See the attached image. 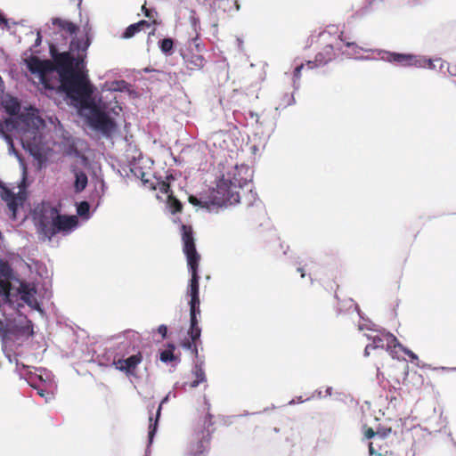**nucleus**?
Instances as JSON below:
<instances>
[{"mask_svg": "<svg viewBox=\"0 0 456 456\" xmlns=\"http://www.w3.org/2000/svg\"><path fill=\"white\" fill-rule=\"evenodd\" d=\"M62 81L65 98L85 117L88 126L103 138L111 139L118 131V123L110 114L97 109V102L93 96L96 88L89 80L88 71L84 72L80 81L62 71Z\"/></svg>", "mask_w": 456, "mask_h": 456, "instance_id": "f257e3e1", "label": "nucleus"}, {"mask_svg": "<svg viewBox=\"0 0 456 456\" xmlns=\"http://www.w3.org/2000/svg\"><path fill=\"white\" fill-rule=\"evenodd\" d=\"M242 170L248 171V168L241 167L240 169L238 166L232 172H227L226 175L223 174L216 179V185L209 189V193L207 197H197L195 195L189 196V202L196 207L203 208H209L210 205L219 207L233 206L240 201V194L239 190H248V201L247 206H253L254 202L257 200V194L253 191L252 180L248 177H241L240 172Z\"/></svg>", "mask_w": 456, "mask_h": 456, "instance_id": "f03ea898", "label": "nucleus"}, {"mask_svg": "<svg viewBox=\"0 0 456 456\" xmlns=\"http://www.w3.org/2000/svg\"><path fill=\"white\" fill-rule=\"evenodd\" d=\"M49 53L52 62L42 61L37 57L31 55L26 60V65L31 74L37 75L42 85L50 90L53 89L47 82V77L56 73L58 76V91L66 96L63 87L62 71L69 73L78 81L82 79L84 72L88 71L86 67V54L72 56L70 53L60 52L57 45L49 44Z\"/></svg>", "mask_w": 456, "mask_h": 456, "instance_id": "7ed1b4c3", "label": "nucleus"}, {"mask_svg": "<svg viewBox=\"0 0 456 456\" xmlns=\"http://www.w3.org/2000/svg\"><path fill=\"white\" fill-rule=\"evenodd\" d=\"M31 217L37 234L43 241H51L59 233L69 235L79 227L77 216L62 215L56 207L45 202L33 209Z\"/></svg>", "mask_w": 456, "mask_h": 456, "instance_id": "20e7f679", "label": "nucleus"}, {"mask_svg": "<svg viewBox=\"0 0 456 456\" xmlns=\"http://www.w3.org/2000/svg\"><path fill=\"white\" fill-rule=\"evenodd\" d=\"M181 235L183 240V251L186 256L188 270L191 278L188 282L186 295L190 300L200 301V280L199 263L200 254L197 252L193 231L191 226L182 224Z\"/></svg>", "mask_w": 456, "mask_h": 456, "instance_id": "39448f33", "label": "nucleus"}, {"mask_svg": "<svg viewBox=\"0 0 456 456\" xmlns=\"http://www.w3.org/2000/svg\"><path fill=\"white\" fill-rule=\"evenodd\" d=\"M45 126V120L39 115V110L33 106L26 107L17 117L5 118V127L9 133L15 131L22 134H35Z\"/></svg>", "mask_w": 456, "mask_h": 456, "instance_id": "423d86ee", "label": "nucleus"}, {"mask_svg": "<svg viewBox=\"0 0 456 456\" xmlns=\"http://www.w3.org/2000/svg\"><path fill=\"white\" fill-rule=\"evenodd\" d=\"M16 314V317L5 318V325L0 330V338L3 341L11 336H34L33 322L20 311Z\"/></svg>", "mask_w": 456, "mask_h": 456, "instance_id": "0eeeda50", "label": "nucleus"}, {"mask_svg": "<svg viewBox=\"0 0 456 456\" xmlns=\"http://www.w3.org/2000/svg\"><path fill=\"white\" fill-rule=\"evenodd\" d=\"M378 54L380 60L390 63H396L404 68L421 66L423 64L421 55L418 54L396 53L386 50H379Z\"/></svg>", "mask_w": 456, "mask_h": 456, "instance_id": "6e6552de", "label": "nucleus"}, {"mask_svg": "<svg viewBox=\"0 0 456 456\" xmlns=\"http://www.w3.org/2000/svg\"><path fill=\"white\" fill-rule=\"evenodd\" d=\"M1 198L7 203V207L11 211L10 218L12 220L17 219V213L20 207H22L25 200V196L15 194L8 188H4L1 193Z\"/></svg>", "mask_w": 456, "mask_h": 456, "instance_id": "1a4fd4ad", "label": "nucleus"}, {"mask_svg": "<svg viewBox=\"0 0 456 456\" xmlns=\"http://www.w3.org/2000/svg\"><path fill=\"white\" fill-rule=\"evenodd\" d=\"M19 294L20 300L23 302L22 304H26L38 313L44 314V308L41 302L35 297L37 289L34 286L21 285Z\"/></svg>", "mask_w": 456, "mask_h": 456, "instance_id": "9d476101", "label": "nucleus"}, {"mask_svg": "<svg viewBox=\"0 0 456 456\" xmlns=\"http://www.w3.org/2000/svg\"><path fill=\"white\" fill-rule=\"evenodd\" d=\"M142 355L140 352L137 354H132L127 358H121L118 361H115L113 364L115 368L127 376L134 375V371L135 368L142 362Z\"/></svg>", "mask_w": 456, "mask_h": 456, "instance_id": "9b49d317", "label": "nucleus"}, {"mask_svg": "<svg viewBox=\"0 0 456 456\" xmlns=\"http://www.w3.org/2000/svg\"><path fill=\"white\" fill-rule=\"evenodd\" d=\"M335 46L332 45H327L322 52L315 55L314 61H308L306 65L308 69H312L320 66H324L331 61L334 58Z\"/></svg>", "mask_w": 456, "mask_h": 456, "instance_id": "f8f14e48", "label": "nucleus"}, {"mask_svg": "<svg viewBox=\"0 0 456 456\" xmlns=\"http://www.w3.org/2000/svg\"><path fill=\"white\" fill-rule=\"evenodd\" d=\"M210 440V433L205 435L202 433L201 436L196 438V442L190 444L187 449V456H204V452L208 450V444Z\"/></svg>", "mask_w": 456, "mask_h": 456, "instance_id": "ddd939ff", "label": "nucleus"}, {"mask_svg": "<svg viewBox=\"0 0 456 456\" xmlns=\"http://www.w3.org/2000/svg\"><path fill=\"white\" fill-rule=\"evenodd\" d=\"M171 392H168L167 395H166L160 401V403L157 409L155 418L153 419L152 416H150V426H149V432H148V444L151 445L153 443L154 436L158 431V426H159V420L161 415V410L162 406L165 403H167L169 402Z\"/></svg>", "mask_w": 456, "mask_h": 456, "instance_id": "4468645a", "label": "nucleus"}, {"mask_svg": "<svg viewBox=\"0 0 456 456\" xmlns=\"http://www.w3.org/2000/svg\"><path fill=\"white\" fill-rule=\"evenodd\" d=\"M2 105L8 117H17L21 112V103L14 96L7 95L3 101Z\"/></svg>", "mask_w": 456, "mask_h": 456, "instance_id": "2eb2a0df", "label": "nucleus"}, {"mask_svg": "<svg viewBox=\"0 0 456 456\" xmlns=\"http://www.w3.org/2000/svg\"><path fill=\"white\" fill-rule=\"evenodd\" d=\"M203 367L204 360L202 359L196 360L193 362L191 373L195 377V379L191 383V387L195 388L199 387L200 384L207 381V377Z\"/></svg>", "mask_w": 456, "mask_h": 456, "instance_id": "dca6fc26", "label": "nucleus"}, {"mask_svg": "<svg viewBox=\"0 0 456 456\" xmlns=\"http://www.w3.org/2000/svg\"><path fill=\"white\" fill-rule=\"evenodd\" d=\"M91 45V39L88 35H86V38H77L74 37L71 39L69 44V51L67 53H70L72 56L74 52H86Z\"/></svg>", "mask_w": 456, "mask_h": 456, "instance_id": "f3484780", "label": "nucleus"}, {"mask_svg": "<svg viewBox=\"0 0 456 456\" xmlns=\"http://www.w3.org/2000/svg\"><path fill=\"white\" fill-rule=\"evenodd\" d=\"M151 23L148 20H141L138 22L130 24L123 32L122 38L129 39L132 38L135 34L144 29V28H150Z\"/></svg>", "mask_w": 456, "mask_h": 456, "instance_id": "a211bd4d", "label": "nucleus"}, {"mask_svg": "<svg viewBox=\"0 0 456 456\" xmlns=\"http://www.w3.org/2000/svg\"><path fill=\"white\" fill-rule=\"evenodd\" d=\"M392 346L395 347H399L402 352H403L406 355H408L410 357L411 362L419 361L418 355L414 352H412L411 349H409L408 347L403 346L398 341V339L396 338V337L395 335H388L387 336V346L391 347Z\"/></svg>", "mask_w": 456, "mask_h": 456, "instance_id": "6ab92c4d", "label": "nucleus"}, {"mask_svg": "<svg viewBox=\"0 0 456 456\" xmlns=\"http://www.w3.org/2000/svg\"><path fill=\"white\" fill-rule=\"evenodd\" d=\"M393 335L390 332L382 333L381 335H376V336H369L366 335L368 339L371 340V349H378L386 348L387 350H389L390 347L387 346V336Z\"/></svg>", "mask_w": 456, "mask_h": 456, "instance_id": "aec40b11", "label": "nucleus"}, {"mask_svg": "<svg viewBox=\"0 0 456 456\" xmlns=\"http://www.w3.org/2000/svg\"><path fill=\"white\" fill-rule=\"evenodd\" d=\"M76 213L77 217H80L83 220H89L92 216V214L90 212V203L86 200H82L76 203Z\"/></svg>", "mask_w": 456, "mask_h": 456, "instance_id": "412c9836", "label": "nucleus"}, {"mask_svg": "<svg viewBox=\"0 0 456 456\" xmlns=\"http://www.w3.org/2000/svg\"><path fill=\"white\" fill-rule=\"evenodd\" d=\"M270 138V134L264 136L260 135L258 133H256L253 136L254 144L251 146V151L253 153L259 151L260 150H265L268 141Z\"/></svg>", "mask_w": 456, "mask_h": 456, "instance_id": "4be33fe9", "label": "nucleus"}, {"mask_svg": "<svg viewBox=\"0 0 456 456\" xmlns=\"http://www.w3.org/2000/svg\"><path fill=\"white\" fill-rule=\"evenodd\" d=\"M88 183V178L84 171L75 173L74 188L77 192L84 191Z\"/></svg>", "mask_w": 456, "mask_h": 456, "instance_id": "5701e85b", "label": "nucleus"}, {"mask_svg": "<svg viewBox=\"0 0 456 456\" xmlns=\"http://www.w3.org/2000/svg\"><path fill=\"white\" fill-rule=\"evenodd\" d=\"M0 279L12 281L14 279V273L11 265L0 257Z\"/></svg>", "mask_w": 456, "mask_h": 456, "instance_id": "b1692460", "label": "nucleus"}, {"mask_svg": "<svg viewBox=\"0 0 456 456\" xmlns=\"http://www.w3.org/2000/svg\"><path fill=\"white\" fill-rule=\"evenodd\" d=\"M159 47L163 54L170 56L174 53V40L171 37H165L159 41Z\"/></svg>", "mask_w": 456, "mask_h": 456, "instance_id": "393cba45", "label": "nucleus"}, {"mask_svg": "<svg viewBox=\"0 0 456 456\" xmlns=\"http://www.w3.org/2000/svg\"><path fill=\"white\" fill-rule=\"evenodd\" d=\"M129 84L125 80H115L111 82L110 86L104 85L102 90H108L110 92H125L128 90Z\"/></svg>", "mask_w": 456, "mask_h": 456, "instance_id": "a878e982", "label": "nucleus"}, {"mask_svg": "<svg viewBox=\"0 0 456 456\" xmlns=\"http://www.w3.org/2000/svg\"><path fill=\"white\" fill-rule=\"evenodd\" d=\"M167 208L171 214L175 215L182 210L183 205L174 195H168Z\"/></svg>", "mask_w": 456, "mask_h": 456, "instance_id": "bb28decb", "label": "nucleus"}, {"mask_svg": "<svg viewBox=\"0 0 456 456\" xmlns=\"http://www.w3.org/2000/svg\"><path fill=\"white\" fill-rule=\"evenodd\" d=\"M64 152L67 156H69V157H74L76 159H80L83 160L86 159V157L81 153V151L77 149V145L74 142L69 143L66 146Z\"/></svg>", "mask_w": 456, "mask_h": 456, "instance_id": "cd10ccee", "label": "nucleus"}, {"mask_svg": "<svg viewBox=\"0 0 456 456\" xmlns=\"http://www.w3.org/2000/svg\"><path fill=\"white\" fill-rule=\"evenodd\" d=\"M159 360L164 363H170L175 361H176L177 362H180V360L175 355V354H172V352H167L166 350L160 351Z\"/></svg>", "mask_w": 456, "mask_h": 456, "instance_id": "c85d7f7f", "label": "nucleus"}, {"mask_svg": "<svg viewBox=\"0 0 456 456\" xmlns=\"http://www.w3.org/2000/svg\"><path fill=\"white\" fill-rule=\"evenodd\" d=\"M2 300L4 304L8 305L10 307L15 309L16 313L20 312V309L24 306L22 303L14 302L12 292L7 294V297H2Z\"/></svg>", "mask_w": 456, "mask_h": 456, "instance_id": "c756f323", "label": "nucleus"}, {"mask_svg": "<svg viewBox=\"0 0 456 456\" xmlns=\"http://www.w3.org/2000/svg\"><path fill=\"white\" fill-rule=\"evenodd\" d=\"M5 132H8L5 127V121L3 123L0 121V134L2 138L6 142L7 145L10 146L11 149H13V140L12 137L7 134Z\"/></svg>", "mask_w": 456, "mask_h": 456, "instance_id": "7c9ffc66", "label": "nucleus"}, {"mask_svg": "<svg viewBox=\"0 0 456 456\" xmlns=\"http://www.w3.org/2000/svg\"><path fill=\"white\" fill-rule=\"evenodd\" d=\"M202 330H188V336L190 340H186L188 343H193L194 345H198V342H200Z\"/></svg>", "mask_w": 456, "mask_h": 456, "instance_id": "2f4dec72", "label": "nucleus"}, {"mask_svg": "<svg viewBox=\"0 0 456 456\" xmlns=\"http://www.w3.org/2000/svg\"><path fill=\"white\" fill-rule=\"evenodd\" d=\"M304 68V64H300L299 66H297L295 69H294V73H293V87H294V90H298L299 87H300V77H301V70L303 69Z\"/></svg>", "mask_w": 456, "mask_h": 456, "instance_id": "473e14b6", "label": "nucleus"}, {"mask_svg": "<svg viewBox=\"0 0 456 456\" xmlns=\"http://www.w3.org/2000/svg\"><path fill=\"white\" fill-rule=\"evenodd\" d=\"M188 305L190 307V314L200 316V301L189 300Z\"/></svg>", "mask_w": 456, "mask_h": 456, "instance_id": "72a5a7b5", "label": "nucleus"}, {"mask_svg": "<svg viewBox=\"0 0 456 456\" xmlns=\"http://www.w3.org/2000/svg\"><path fill=\"white\" fill-rule=\"evenodd\" d=\"M182 346L183 348H184L185 350H189L191 352V354L194 355V357L197 359V360H200L199 359V349H198V345H194L193 343H188L186 341L183 342L182 343Z\"/></svg>", "mask_w": 456, "mask_h": 456, "instance_id": "f704fd0d", "label": "nucleus"}, {"mask_svg": "<svg viewBox=\"0 0 456 456\" xmlns=\"http://www.w3.org/2000/svg\"><path fill=\"white\" fill-rule=\"evenodd\" d=\"M377 431H378V438L383 440L390 436V434L392 433V428L390 427L379 426L377 428Z\"/></svg>", "mask_w": 456, "mask_h": 456, "instance_id": "c9c22d12", "label": "nucleus"}, {"mask_svg": "<svg viewBox=\"0 0 456 456\" xmlns=\"http://www.w3.org/2000/svg\"><path fill=\"white\" fill-rule=\"evenodd\" d=\"M339 40L344 42L345 45L347 47H353L354 53H358L360 50H363L362 48L359 47L354 42L349 41L346 38L343 37V33H341L338 37Z\"/></svg>", "mask_w": 456, "mask_h": 456, "instance_id": "e433bc0d", "label": "nucleus"}, {"mask_svg": "<svg viewBox=\"0 0 456 456\" xmlns=\"http://www.w3.org/2000/svg\"><path fill=\"white\" fill-rule=\"evenodd\" d=\"M130 171H131V173L134 174V176H136L137 178H140L144 184H146L149 182L148 179L144 178L145 172L142 170V167L131 168Z\"/></svg>", "mask_w": 456, "mask_h": 456, "instance_id": "4c0bfd02", "label": "nucleus"}, {"mask_svg": "<svg viewBox=\"0 0 456 456\" xmlns=\"http://www.w3.org/2000/svg\"><path fill=\"white\" fill-rule=\"evenodd\" d=\"M345 305L348 306V307H351L352 305H354V309L358 314L360 319L365 320V318L363 316V313L361 311L360 306L358 305V304L354 303L353 298H348L347 300H346Z\"/></svg>", "mask_w": 456, "mask_h": 456, "instance_id": "58836bf2", "label": "nucleus"}, {"mask_svg": "<svg viewBox=\"0 0 456 456\" xmlns=\"http://www.w3.org/2000/svg\"><path fill=\"white\" fill-rule=\"evenodd\" d=\"M189 21L191 26L194 31H197V28L200 26V19L196 16V12L194 10H191V15L189 17Z\"/></svg>", "mask_w": 456, "mask_h": 456, "instance_id": "ea45409f", "label": "nucleus"}, {"mask_svg": "<svg viewBox=\"0 0 456 456\" xmlns=\"http://www.w3.org/2000/svg\"><path fill=\"white\" fill-rule=\"evenodd\" d=\"M29 385H30V387H32L34 389H36V390H37V394H38L41 397H43V398H45V402H46V403H48V402L51 400V398H52L51 395H50L49 393H47L45 390L42 389V388H41V387H39L38 386L34 385V384H32V383H29Z\"/></svg>", "mask_w": 456, "mask_h": 456, "instance_id": "a19ab883", "label": "nucleus"}, {"mask_svg": "<svg viewBox=\"0 0 456 456\" xmlns=\"http://www.w3.org/2000/svg\"><path fill=\"white\" fill-rule=\"evenodd\" d=\"M61 29L68 31L70 35H73L77 33L78 28L75 23L66 20Z\"/></svg>", "mask_w": 456, "mask_h": 456, "instance_id": "79ce46f5", "label": "nucleus"}, {"mask_svg": "<svg viewBox=\"0 0 456 456\" xmlns=\"http://www.w3.org/2000/svg\"><path fill=\"white\" fill-rule=\"evenodd\" d=\"M190 63H191L193 66L200 69L204 65V58L201 55H194L191 57Z\"/></svg>", "mask_w": 456, "mask_h": 456, "instance_id": "37998d69", "label": "nucleus"}, {"mask_svg": "<svg viewBox=\"0 0 456 456\" xmlns=\"http://www.w3.org/2000/svg\"><path fill=\"white\" fill-rule=\"evenodd\" d=\"M200 316H196L194 314H190V326L189 330H201L199 325Z\"/></svg>", "mask_w": 456, "mask_h": 456, "instance_id": "c03bdc74", "label": "nucleus"}, {"mask_svg": "<svg viewBox=\"0 0 456 456\" xmlns=\"http://www.w3.org/2000/svg\"><path fill=\"white\" fill-rule=\"evenodd\" d=\"M12 292L11 287L4 281H0V297H7V294Z\"/></svg>", "mask_w": 456, "mask_h": 456, "instance_id": "a18cd8bd", "label": "nucleus"}, {"mask_svg": "<svg viewBox=\"0 0 456 456\" xmlns=\"http://www.w3.org/2000/svg\"><path fill=\"white\" fill-rule=\"evenodd\" d=\"M31 156L38 161H44L45 157L41 153L40 150L37 146H33V148L29 151Z\"/></svg>", "mask_w": 456, "mask_h": 456, "instance_id": "49530a36", "label": "nucleus"}, {"mask_svg": "<svg viewBox=\"0 0 456 456\" xmlns=\"http://www.w3.org/2000/svg\"><path fill=\"white\" fill-rule=\"evenodd\" d=\"M421 59L423 61V64L421 66H416V68H428L429 69H436V65L434 64V61L432 59H428L425 56H421Z\"/></svg>", "mask_w": 456, "mask_h": 456, "instance_id": "de8ad7c7", "label": "nucleus"}, {"mask_svg": "<svg viewBox=\"0 0 456 456\" xmlns=\"http://www.w3.org/2000/svg\"><path fill=\"white\" fill-rule=\"evenodd\" d=\"M282 101L285 102L282 108H286L296 103V100L293 94H285L283 95Z\"/></svg>", "mask_w": 456, "mask_h": 456, "instance_id": "09e8293b", "label": "nucleus"}, {"mask_svg": "<svg viewBox=\"0 0 456 456\" xmlns=\"http://www.w3.org/2000/svg\"><path fill=\"white\" fill-rule=\"evenodd\" d=\"M15 365H16L15 372L18 373L20 377L23 374V370H25L28 368V365H26L22 362H20L18 358H15Z\"/></svg>", "mask_w": 456, "mask_h": 456, "instance_id": "8fccbe9b", "label": "nucleus"}, {"mask_svg": "<svg viewBox=\"0 0 456 456\" xmlns=\"http://www.w3.org/2000/svg\"><path fill=\"white\" fill-rule=\"evenodd\" d=\"M364 436L367 438V439H371V438H374V437H378V431H374L373 428H368L365 432H364Z\"/></svg>", "mask_w": 456, "mask_h": 456, "instance_id": "3c124183", "label": "nucleus"}, {"mask_svg": "<svg viewBox=\"0 0 456 456\" xmlns=\"http://www.w3.org/2000/svg\"><path fill=\"white\" fill-rule=\"evenodd\" d=\"M160 191L167 194V199H168V195H173L170 190V186L164 182L160 183Z\"/></svg>", "mask_w": 456, "mask_h": 456, "instance_id": "603ef678", "label": "nucleus"}, {"mask_svg": "<svg viewBox=\"0 0 456 456\" xmlns=\"http://www.w3.org/2000/svg\"><path fill=\"white\" fill-rule=\"evenodd\" d=\"M8 152L9 154L15 156L20 164H23L21 154L15 149L14 146L13 149H11L10 146H8Z\"/></svg>", "mask_w": 456, "mask_h": 456, "instance_id": "864d4df0", "label": "nucleus"}, {"mask_svg": "<svg viewBox=\"0 0 456 456\" xmlns=\"http://www.w3.org/2000/svg\"><path fill=\"white\" fill-rule=\"evenodd\" d=\"M167 326L165 324H160L158 327V333L161 335L162 338H166L167 336Z\"/></svg>", "mask_w": 456, "mask_h": 456, "instance_id": "5fc2aeb1", "label": "nucleus"}, {"mask_svg": "<svg viewBox=\"0 0 456 456\" xmlns=\"http://www.w3.org/2000/svg\"><path fill=\"white\" fill-rule=\"evenodd\" d=\"M42 44V36L40 30L37 31V38L35 40V43L32 46L29 47V51L32 52L33 47H37Z\"/></svg>", "mask_w": 456, "mask_h": 456, "instance_id": "6e6d98bb", "label": "nucleus"}, {"mask_svg": "<svg viewBox=\"0 0 456 456\" xmlns=\"http://www.w3.org/2000/svg\"><path fill=\"white\" fill-rule=\"evenodd\" d=\"M65 21H66L65 20H62V19L58 18V17H56V18H53V19H52V23H53V25H57V26H59L61 28H62V27H63V25H64Z\"/></svg>", "mask_w": 456, "mask_h": 456, "instance_id": "4d7b16f0", "label": "nucleus"}, {"mask_svg": "<svg viewBox=\"0 0 456 456\" xmlns=\"http://www.w3.org/2000/svg\"><path fill=\"white\" fill-rule=\"evenodd\" d=\"M309 400H310V398H307V399L304 400L302 398V396H298V397H297V399L290 400L288 404L289 405H294L295 403H305L306 401H309Z\"/></svg>", "mask_w": 456, "mask_h": 456, "instance_id": "13d9d810", "label": "nucleus"}, {"mask_svg": "<svg viewBox=\"0 0 456 456\" xmlns=\"http://www.w3.org/2000/svg\"><path fill=\"white\" fill-rule=\"evenodd\" d=\"M370 325H367V324H359V330H373V327L375 326L374 323H372L370 321H368Z\"/></svg>", "mask_w": 456, "mask_h": 456, "instance_id": "bf43d9fd", "label": "nucleus"}, {"mask_svg": "<svg viewBox=\"0 0 456 456\" xmlns=\"http://www.w3.org/2000/svg\"><path fill=\"white\" fill-rule=\"evenodd\" d=\"M310 399L312 398H318V399H322L324 398V395H322V391L320 390V389H316L314 394L312 395L311 397H309Z\"/></svg>", "mask_w": 456, "mask_h": 456, "instance_id": "052dcab7", "label": "nucleus"}, {"mask_svg": "<svg viewBox=\"0 0 456 456\" xmlns=\"http://www.w3.org/2000/svg\"><path fill=\"white\" fill-rule=\"evenodd\" d=\"M248 115L251 118H255L256 119V124H260V116L258 113L255 112V111H249L248 112Z\"/></svg>", "mask_w": 456, "mask_h": 456, "instance_id": "680f3d73", "label": "nucleus"}, {"mask_svg": "<svg viewBox=\"0 0 456 456\" xmlns=\"http://www.w3.org/2000/svg\"><path fill=\"white\" fill-rule=\"evenodd\" d=\"M167 352H172L174 354L175 350V345L174 343H167L166 348L164 349Z\"/></svg>", "mask_w": 456, "mask_h": 456, "instance_id": "e2e57ef3", "label": "nucleus"}, {"mask_svg": "<svg viewBox=\"0 0 456 456\" xmlns=\"http://www.w3.org/2000/svg\"><path fill=\"white\" fill-rule=\"evenodd\" d=\"M447 70L451 76L456 77V67L455 66L450 67L449 65H447Z\"/></svg>", "mask_w": 456, "mask_h": 456, "instance_id": "0e129e2a", "label": "nucleus"}, {"mask_svg": "<svg viewBox=\"0 0 456 456\" xmlns=\"http://www.w3.org/2000/svg\"><path fill=\"white\" fill-rule=\"evenodd\" d=\"M332 394H333V387H327V388L325 390L324 398L327 397V396H331Z\"/></svg>", "mask_w": 456, "mask_h": 456, "instance_id": "69168bd1", "label": "nucleus"}, {"mask_svg": "<svg viewBox=\"0 0 456 456\" xmlns=\"http://www.w3.org/2000/svg\"><path fill=\"white\" fill-rule=\"evenodd\" d=\"M371 349V343L370 344H368L366 346H365V349H364V356H369L370 355V350Z\"/></svg>", "mask_w": 456, "mask_h": 456, "instance_id": "338daca9", "label": "nucleus"}, {"mask_svg": "<svg viewBox=\"0 0 456 456\" xmlns=\"http://www.w3.org/2000/svg\"><path fill=\"white\" fill-rule=\"evenodd\" d=\"M370 455H376V456H381V453H378L374 451L371 444H370Z\"/></svg>", "mask_w": 456, "mask_h": 456, "instance_id": "774afa93", "label": "nucleus"}]
</instances>
